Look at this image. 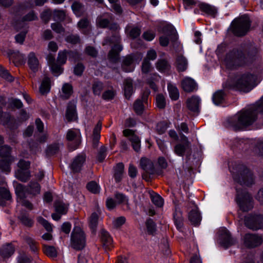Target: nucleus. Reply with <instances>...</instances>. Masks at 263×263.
I'll list each match as a JSON object with an SVG mask.
<instances>
[{
    "label": "nucleus",
    "mask_w": 263,
    "mask_h": 263,
    "mask_svg": "<svg viewBox=\"0 0 263 263\" xmlns=\"http://www.w3.org/2000/svg\"><path fill=\"white\" fill-rule=\"evenodd\" d=\"M236 201L240 209L243 212H248L253 207V198L246 190L236 188Z\"/></svg>",
    "instance_id": "nucleus-6"
},
{
    "label": "nucleus",
    "mask_w": 263,
    "mask_h": 263,
    "mask_svg": "<svg viewBox=\"0 0 263 263\" xmlns=\"http://www.w3.org/2000/svg\"><path fill=\"white\" fill-rule=\"evenodd\" d=\"M151 64L147 60H143L141 65V71L143 74L147 75L152 70Z\"/></svg>",
    "instance_id": "nucleus-58"
},
{
    "label": "nucleus",
    "mask_w": 263,
    "mask_h": 263,
    "mask_svg": "<svg viewBox=\"0 0 263 263\" xmlns=\"http://www.w3.org/2000/svg\"><path fill=\"white\" fill-rule=\"evenodd\" d=\"M251 21L248 16L235 18L231 23L230 29L236 36H242L249 30Z\"/></svg>",
    "instance_id": "nucleus-5"
},
{
    "label": "nucleus",
    "mask_w": 263,
    "mask_h": 263,
    "mask_svg": "<svg viewBox=\"0 0 263 263\" xmlns=\"http://www.w3.org/2000/svg\"><path fill=\"white\" fill-rule=\"evenodd\" d=\"M50 89V79L48 77H45L40 87V91L42 95L48 93Z\"/></svg>",
    "instance_id": "nucleus-43"
},
{
    "label": "nucleus",
    "mask_w": 263,
    "mask_h": 263,
    "mask_svg": "<svg viewBox=\"0 0 263 263\" xmlns=\"http://www.w3.org/2000/svg\"><path fill=\"white\" fill-rule=\"evenodd\" d=\"M233 179L241 185L251 186L255 183V177L252 172L245 165L238 164L235 165Z\"/></svg>",
    "instance_id": "nucleus-4"
},
{
    "label": "nucleus",
    "mask_w": 263,
    "mask_h": 263,
    "mask_svg": "<svg viewBox=\"0 0 263 263\" xmlns=\"http://www.w3.org/2000/svg\"><path fill=\"white\" fill-rule=\"evenodd\" d=\"M86 188L93 194H98L100 192V188L97 182L91 181L87 184Z\"/></svg>",
    "instance_id": "nucleus-60"
},
{
    "label": "nucleus",
    "mask_w": 263,
    "mask_h": 263,
    "mask_svg": "<svg viewBox=\"0 0 263 263\" xmlns=\"http://www.w3.org/2000/svg\"><path fill=\"white\" fill-rule=\"evenodd\" d=\"M15 177L22 182H26L29 180L31 175L29 171L18 170L15 172Z\"/></svg>",
    "instance_id": "nucleus-38"
},
{
    "label": "nucleus",
    "mask_w": 263,
    "mask_h": 263,
    "mask_svg": "<svg viewBox=\"0 0 263 263\" xmlns=\"http://www.w3.org/2000/svg\"><path fill=\"white\" fill-rule=\"evenodd\" d=\"M174 153L178 156H186L187 159H189L192 154L191 144L190 142L186 143H178L174 148Z\"/></svg>",
    "instance_id": "nucleus-11"
},
{
    "label": "nucleus",
    "mask_w": 263,
    "mask_h": 263,
    "mask_svg": "<svg viewBox=\"0 0 263 263\" xmlns=\"http://www.w3.org/2000/svg\"><path fill=\"white\" fill-rule=\"evenodd\" d=\"M181 86L186 92H192L197 90V85L195 81L190 78H185L181 82Z\"/></svg>",
    "instance_id": "nucleus-21"
},
{
    "label": "nucleus",
    "mask_w": 263,
    "mask_h": 263,
    "mask_svg": "<svg viewBox=\"0 0 263 263\" xmlns=\"http://www.w3.org/2000/svg\"><path fill=\"white\" fill-rule=\"evenodd\" d=\"M11 116L9 112H4L2 106H0V124L4 125L8 124L11 121Z\"/></svg>",
    "instance_id": "nucleus-46"
},
{
    "label": "nucleus",
    "mask_w": 263,
    "mask_h": 263,
    "mask_svg": "<svg viewBox=\"0 0 263 263\" xmlns=\"http://www.w3.org/2000/svg\"><path fill=\"white\" fill-rule=\"evenodd\" d=\"M101 239L104 249L110 250L113 240L109 234L104 229H102L101 231Z\"/></svg>",
    "instance_id": "nucleus-24"
},
{
    "label": "nucleus",
    "mask_w": 263,
    "mask_h": 263,
    "mask_svg": "<svg viewBox=\"0 0 263 263\" xmlns=\"http://www.w3.org/2000/svg\"><path fill=\"white\" fill-rule=\"evenodd\" d=\"M55 210L57 213L60 214H65L67 213V208L63 203L58 201L55 203Z\"/></svg>",
    "instance_id": "nucleus-64"
},
{
    "label": "nucleus",
    "mask_w": 263,
    "mask_h": 263,
    "mask_svg": "<svg viewBox=\"0 0 263 263\" xmlns=\"http://www.w3.org/2000/svg\"><path fill=\"white\" fill-rule=\"evenodd\" d=\"M76 103V100H72L67 104L65 118L68 122L74 121L78 119Z\"/></svg>",
    "instance_id": "nucleus-14"
},
{
    "label": "nucleus",
    "mask_w": 263,
    "mask_h": 263,
    "mask_svg": "<svg viewBox=\"0 0 263 263\" xmlns=\"http://www.w3.org/2000/svg\"><path fill=\"white\" fill-rule=\"evenodd\" d=\"M149 194L152 201L154 204L159 207L163 205V199L159 195L153 191L149 192Z\"/></svg>",
    "instance_id": "nucleus-54"
},
{
    "label": "nucleus",
    "mask_w": 263,
    "mask_h": 263,
    "mask_svg": "<svg viewBox=\"0 0 263 263\" xmlns=\"http://www.w3.org/2000/svg\"><path fill=\"white\" fill-rule=\"evenodd\" d=\"M245 225L248 229L256 231L263 229V215L261 214H248L245 217Z\"/></svg>",
    "instance_id": "nucleus-9"
},
{
    "label": "nucleus",
    "mask_w": 263,
    "mask_h": 263,
    "mask_svg": "<svg viewBox=\"0 0 263 263\" xmlns=\"http://www.w3.org/2000/svg\"><path fill=\"white\" fill-rule=\"evenodd\" d=\"M62 92L64 93L62 96L63 99L65 100L68 99L73 93V88L69 83H65L62 87Z\"/></svg>",
    "instance_id": "nucleus-44"
},
{
    "label": "nucleus",
    "mask_w": 263,
    "mask_h": 263,
    "mask_svg": "<svg viewBox=\"0 0 263 263\" xmlns=\"http://www.w3.org/2000/svg\"><path fill=\"white\" fill-rule=\"evenodd\" d=\"M133 109L137 115H141L144 111L143 101L140 99H137L133 104Z\"/></svg>",
    "instance_id": "nucleus-49"
},
{
    "label": "nucleus",
    "mask_w": 263,
    "mask_h": 263,
    "mask_svg": "<svg viewBox=\"0 0 263 263\" xmlns=\"http://www.w3.org/2000/svg\"><path fill=\"white\" fill-rule=\"evenodd\" d=\"M37 20V16L34 11L31 10L22 18V21L30 22Z\"/></svg>",
    "instance_id": "nucleus-62"
},
{
    "label": "nucleus",
    "mask_w": 263,
    "mask_h": 263,
    "mask_svg": "<svg viewBox=\"0 0 263 263\" xmlns=\"http://www.w3.org/2000/svg\"><path fill=\"white\" fill-rule=\"evenodd\" d=\"M17 218L21 224L26 227L31 228L33 225V219L30 217L29 212L25 210L20 211Z\"/></svg>",
    "instance_id": "nucleus-16"
},
{
    "label": "nucleus",
    "mask_w": 263,
    "mask_h": 263,
    "mask_svg": "<svg viewBox=\"0 0 263 263\" xmlns=\"http://www.w3.org/2000/svg\"><path fill=\"white\" fill-rule=\"evenodd\" d=\"M167 87L169 95L171 99L174 101L178 100L179 97V92L177 88L171 84L168 85Z\"/></svg>",
    "instance_id": "nucleus-50"
},
{
    "label": "nucleus",
    "mask_w": 263,
    "mask_h": 263,
    "mask_svg": "<svg viewBox=\"0 0 263 263\" xmlns=\"http://www.w3.org/2000/svg\"><path fill=\"white\" fill-rule=\"evenodd\" d=\"M134 61V59L133 55L129 54L126 56L123 59L122 63L121 68L122 70L126 72L132 71L134 68L133 66Z\"/></svg>",
    "instance_id": "nucleus-23"
},
{
    "label": "nucleus",
    "mask_w": 263,
    "mask_h": 263,
    "mask_svg": "<svg viewBox=\"0 0 263 263\" xmlns=\"http://www.w3.org/2000/svg\"><path fill=\"white\" fill-rule=\"evenodd\" d=\"M236 240L232 238L229 231L226 228H221L219 231V242L224 248L234 245Z\"/></svg>",
    "instance_id": "nucleus-10"
},
{
    "label": "nucleus",
    "mask_w": 263,
    "mask_h": 263,
    "mask_svg": "<svg viewBox=\"0 0 263 263\" xmlns=\"http://www.w3.org/2000/svg\"><path fill=\"white\" fill-rule=\"evenodd\" d=\"M225 97L226 93L223 90H217L213 95V101L216 105H219L223 102Z\"/></svg>",
    "instance_id": "nucleus-40"
},
{
    "label": "nucleus",
    "mask_w": 263,
    "mask_h": 263,
    "mask_svg": "<svg viewBox=\"0 0 263 263\" xmlns=\"http://www.w3.org/2000/svg\"><path fill=\"white\" fill-rule=\"evenodd\" d=\"M200 101V100L198 97L193 96L186 100V107L190 111L194 113H198Z\"/></svg>",
    "instance_id": "nucleus-20"
},
{
    "label": "nucleus",
    "mask_w": 263,
    "mask_h": 263,
    "mask_svg": "<svg viewBox=\"0 0 263 263\" xmlns=\"http://www.w3.org/2000/svg\"><path fill=\"white\" fill-rule=\"evenodd\" d=\"M11 148L7 145L0 146V157L4 159L13 158L11 156Z\"/></svg>",
    "instance_id": "nucleus-48"
},
{
    "label": "nucleus",
    "mask_w": 263,
    "mask_h": 263,
    "mask_svg": "<svg viewBox=\"0 0 263 263\" xmlns=\"http://www.w3.org/2000/svg\"><path fill=\"white\" fill-rule=\"evenodd\" d=\"M174 222L178 229H181L183 226V218L182 212L180 210H175L173 214Z\"/></svg>",
    "instance_id": "nucleus-36"
},
{
    "label": "nucleus",
    "mask_w": 263,
    "mask_h": 263,
    "mask_svg": "<svg viewBox=\"0 0 263 263\" xmlns=\"http://www.w3.org/2000/svg\"><path fill=\"white\" fill-rule=\"evenodd\" d=\"M65 41L70 44L72 45H76L81 43V39L78 34H70L67 35L65 38Z\"/></svg>",
    "instance_id": "nucleus-59"
},
{
    "label": "nucleus",
    "mask_w": 263,
    "mask_h": 263,
    "mask_svg": "<svg viewBox=\"0 0 263 263\" xmlns=\"http://www.w3.org/2000/svg\"><path fill=\"white\" fill-rule=\"evenodd\" d=\"M9 104L11 108L20 109L23 106L21 101L16 98H11L9 100Z\"/></svg>",
    "instance_id": "nucleus-63"
},
{
    "label": "nucleus",
    "mask_w": 263,
    "mask_h": 263,
    "mask_svg": "<svg viewBox=\"0 0 263 263\" xmlns=\"http://www.w3.org/2000/svg\"><path fill=\"white\" fill-rule=\"evenodd\" d=\"M98 215L94 212L91 214L89 219V227L91 231V233L95 235L97 232V228L98 223Z\"/></svg>",
    "instance_id": "nucleus-41"
},
{
    "label": "nucleus",
    "mask_w": 263,
    "mask_h": 263,
    "mask_svg": "<svg viewBox=\"0 0 263 263\" xmlns=\"http://www.w3.org/2000/svg\"><path fill=\"white\" fill-rule=\"evenodd\" d=\"M256 80L255 74L247 72L238 76L235 79H228L224 84V87L249 92L255 86Z\"/></svg>",
    "instance_id": "nucleus-3"
},
{
    "label": "nucleus",
    "mask_w": 263,
    "mask_h": 263,
    "mask_svg": "<svg viewBox=\"0 0 263 263\" xmlns=\"http://www.w3.org/2000/svg\"><path fill=\"white\" fill-rule=\"evenodd\" d=\"M124 95L127 99H129L133 92V81L131 79L127 78L124 81Z\"/></svg>",
    "instance_id": "nucleus-34"
},
{
    "label": "nucleus",
    "mask_w": 263,
    "mask_h": 263,
    "mask_svg": "<svg viewBox=\"0 0 263 263\" xmlns=\"http://www.w3.org/2000/svg\"><path fill=\"white\" fill-rule=\"evenodd\" d=\"M156 69L160 72H168L171 69V66L168 61L165 59H160L155 63Z\"/></svg>",
    "instance_id": "nucleus-25"
},
{
    "label": "nucleus",
    "mask_w": 263,
    "mask_h": 263,
    "mask_svg": "<svg viewBox=\"0 0 263 263\" xmlns=\"http://www.w3.org/2000/svg\"><path fill=\"white\" fill-rule=\"evenodd\" d=\"M85 159V155L83 154H79L76 157L70 165V168L73 173H78L81 170Z\"/></svg>",
    "instance_id": "nucleus-19"
},
{
    "label": "nucleus",
    "mask_w": 263,
    "mask_h": 263,
    "mask_svg": "<svg viewBox=\"0 0 263 263\" xmlns=\"http://www.w3.org/2000/svg\"><path fill=\"white\" fill-rule=\"evenodd\" d=\"M189 219L192 224L197 226L201 220L200 213L197 210H192L189 214Z\"/></svg>",
    "instance_id": "nucleus-39"
},
{
    "label": "nucleus",
    "mask_w": 263,
    "mask_h": 263,
    "mask_svg": "<svg viewBox=\"0 0 263 263\" xmlns=\"http://www.w3.org/2000/svg\"><path fill=\"white\" fill-rule=\"evenodd\" d=\"M146 78V82L149 86V87L155 91L158 90L156 82H158L160 77L156 72L150 73L148 76H145Z\"/></svg>",
    "instance_id": "nucleus-26"
},
{
    "label": "nucleus",
    "mask_w": 263,
    "mask_h": 263,
    "mask_svg": "<svg viewBox=\"0 0 263 263\" xmlns=\"http://www.w3.org/2000/svg\"><path fill=\"white\" fill-rule=\"evenodd\" d=\"M14 160V158L1 159L0 170L3 172H5L6 173H9L11 171L10 165Z\"/></svg>",
    "instance_id": "nucleus-33"
},
{
    "label": "nucleus",
    "mask_w": 263,
    "mask_h": 263,
    "mask_svg": "<svg viewBox=\"0 0 263 263\" xmlns=\"http://www.w3.org/2000/svg\"><path fill=\"white\" fill-rule=\"evenodd\" d=\"M163 33L167 36H169L171 41L175 43L178 39L177 31L175 28L172 25H166L162 29Z\"/></svg>",
    "instance_id": "nucleus-27"
},
{
    "label": "nucleus",
    "mask_w": 263,
    "mask_h": 263,
    "mask_svg": "<svg viewBox=\"0 0 263 263\" xmlns=\"http://www.w3.org/2000/svg\"><path fill=\"white\" fill-rule=\"evenodd\" d=\"M43 251L44 254H45L49 257L55 258L57 256V250L53 246L43 245Z\"/></svg>",
    "instance_id": "nucleus-42"
},
{
    "label": "nucleus",
    "mask_w": 263,
    "mask_h": 263,
    "mask_svg": "<svg viewBox=\"0 0 263 263\" xmlns=\"http://www.w3.org/2000/svg\"><path fill=\"white\" fill-rule=\"evenodd\" d=\"M11 199L9 191L5 187H0V205L5 206L6 201Z\"/></svg>",
    "instance_id": "nucleus-32"
},
{
    "label": "nucleus",
    "mask_w": 263,
    "mask_h": 263,
    "mask_svg": "<svg viewBox=\"0 0 263 263\" xmlns=\"http://www.w3.org/2000/svg\"><path fill=\"white\" fill-rule=\"evenodd\" d=\"M176 67L179 72L185 71L187 67V61L182 55H178L176 60Z\"/></svg>",
    "instance_id": "nucleus-30"
},
{
    "label": "nucleus",
    "mask_w": 263,
    "mask_h": 263,
    "mask_svg": "<svg viewBox=\"0 0 263 263\" xmlns=\"http://www.w3.org/2000/svg\"><path fill=\"white\" fill-rule=\"evenodd\" d=\"M41 186L36 181H30L27 186L18 183L15 187V192L18 198H26V194L36 196L40 193Z\"/></svg>",
    "instance_id": "nucleus-7"
},
{
    "label": "nucleus",
    "mask_w": 263,
    "mask_h": 263,
    "mask_svg": "<svg viewBox=\"0 0 263 263\" xmlns=\"http://www.w3.org/2000/svg\"><path fill=\"white\" fill-rule=\"evenodd\" d=\"M121 44L114 45L107 54V59L111 64H116L120 60V52L122 50Z\"/></svg>",
    "instance_id": "nucleus-15"
},
{
    "label": "nucleus",
    "mask_w": 263,
    "mask_h": 263,
    "mask_svg": "<svg viewBox=\"0 0 263 263\" xmlns=\"http://www.w3.org/2000/svg\"><path fill=\"white\" fill-rule=\"evenodd\" d=\"M257 49L249 44H241L239 48H233L226 55L224 62L227 68L236 70L252 64L256 59Z\"/></svg>",
    "instance_id": "nucleus-1"
},
{
    "label": "nucleus",
    "mask_w": 263,
    "mask_h": 263,
    "mask_svg": "<svg viewBox=\"0 0 263 263\" xmlns=\"http://www.w3.org/2000/svg\"><path fill=\"white\" fill-rule=\"evenodd\" d=\"M66 139L68 141H72L74 140L73 145H69V146L71 151L77 149L81 142V136L72 129H69L66 135Z\"/></svg>",
    "instance_id": "nucleus-18"
},
{
    "label": "nucleus",
    "mask_w": 263,
    "mask_h": 263,
    "mask_svg": "<svg viewBox=\"0 0 263 263\" xmlns=\"http://www.w3.org/2000/svg\"><path fill=\"white\" fill-rule=\"evenodd\" d=\"M157 106L159 109H164L166 106V101L164 96L162 93L158 94L156 97Z\"/></svg>",
    "instance_id": "nucleus-57"
},
{
    "label": "nucleus",
    "mask_w": 263,
    "mask_h": 263,
    "mask_svg": "<svg viewBox=\"0 0 263 263\" xmlns=\"http://www.w3.org/2000/svg\"><path fill=\"white\" fill-rule=\"evenodd\" d=\"M66 17V11L55 9L53 12V18L55 21L63 22Z\"/></svg>",
    "instance_id": "nucleus-52"
},
{
    "label": "nucleus",
    "mask_w": 263,
    "mask_h": 263,
    "mask_svg": "<svg viewBox=\"0 0 263 263\" xmlns=\"http://www.w3.org/2000/svg\"><path fill=\"white\" fill-rule=\"evenodd\" d=\"M71 246L76 250H82L86 246V235L82 229L75 226L71 234Z\"/></svg>",
    "instance_id": "nucleus-8"
},
{
    "label": "nucleus",
    "mask_w": 263,
    "mask_h": 263,
    "mask_svg": "<svg viewBox=\"0 0 263 263\" xmlns=\"http://www.w3.org/2000/svg\"><path fill=\"white\" fill-rule=\"evenodd\" d=\"M14 252V248L11 244H8L4 246L0 249V254L3 258H8L10 257Z\"/></svg>",
    "instance_id": "nucleus-35"
},
{
    "label": "nucleus",
    "mask_w": 263,
    "mask_h": 263,
    "mask_svg": "<svg viewBox=\"0 0 263 263\" xmlns=\"http://www.w3.org/2000/svg\"><path fill=\"white\" fill-rule=\"evenodd\" d=\"M121 36L119 32H114L112 33V35L110 36L106 37L104 41L103 45H116L121 44Z\"/></svg>",
    "instance_id": "nucleus-29"
},
{
    "label": "nucleus",
    "mask_w": 263,
    "mask_h": 263,
    "mask_svg": "<svg viewBox=\"0 0 263 263\" xmlns=\"http://www.w3.org/2000/svg\"><path fill=\"white\" fill-rule=\"evenodd\" d=\"M103 83L99 81H94L92 85L93 93L95 95L99 96L103 90Z\"/></svg>",
    "instance_id": "nucleus-53"
},
{
    "label": "nucleus",
    "mask_w": 263,
    "mask_h": 263,
    "mask_svg": "<svg viewBox=\"0 0 263 263\" xmlns=\"http://www.w3.org/2000/svg\"><path fill=\"white\" fill-rule=\"evenodd\" d=\"M140 166L143 171L149 175H153L155 173L154 163L148 158H141L140 161Z\"/></svg>",
    "instance_id": "nucleus-17"
},
{
    "label": "nucleus",
    "mask_w": 263,
    "mask_h": 263,
    "mask_svg": "<svg viewBox=\"0 0 263 263\" xmlns=\"http://www.w3.org/2000/svg\"><path fill=\"white\" fill-rule=\"evenodd\" d=\"M124 166L123 163H118L115 167H114V177L117 183L120 182L122 179L124 173Z\"/></svg>",
    "instance_id": "nucleus-31"
},
{
    "label": "nucleus",
    "mask_w": 263,
    "mask_h": 263,
    "mask_svg": "<svg viewBox=\"0 0 263 263\" xmlns=\"http://www.w3.org/2000/svg\"><path fill=\"white\" fill-rule=\"evenodd\" d=\"M67 52L69 60L76 62L81 60V54L77 50H67Z\"/></svg>",
    "instance_id": "nucleus-56"
},
{
    "label": "nucleus",
    "mask_w": 263,
    "mask_h": 263,
    "mask_svg": "<svg viewBox=\"0 0 263 263\" xmlns=\"http://www.w3.org/2000/svg\"><path fill=\"white\" fill-rule=\"evenodd\" d=\"M28 64L30 69L34 72L38 70L39 61L35 53L30 52L28 56Z\"/></svg>",
    "instance_id": "nucleus-28"
},
{
    "label": "nucleus",
    "mask_w": 263,
    "mask_h": 263,
    "mask_svg": "<svg viewBox=\"0 0 263 263\" xmlns=\"http://www.w3.org/2000/svg\"><path fill=\"white\" fill-rule=\"evenodd\" d=\"M71 8L74 13L79 17L83 15L85 11L84 5L77 1L72 3Z\"/></svg>",
    "instance_id": "nucleus-37"
},
{
    "label": "nucleus",
    "mask_w": 263,
    "mask_h": 263,
    "mask_svg": "<svg viewBox=\"0 0 263 263\" xmlns=\"http://www.w3.org/2000/svg\"><path fill=\"white\" fill-rule=\"evenodd\" d=\"M102 128V123L101 121H99L93 129V134L92 136V146L96 148L98 147L99 140L100 139V132Z\"/></svg>",
    "instance_id": "nucleus-22"
},
{
    "label": "nucleus",
    "mask_w": 263,
    "mask_h": 263,
    "mask_svg": "<svg viewBox=\"0 0 263 263\" xmlns=\"http://www.w3.org/2000/svg\"><path fill=\"white\" fill-rule=\"evenodd\" d=\"M199 8L202 11L209 15H214L217 12L215 7L208 4L201 3L199 5Z\"/></svg>",
    "instance_id": "nucleus-45"
},
{
    "label": "nucleus",
    "mask_w": 263,
    "mask_h": 263,
    "mask_svg": "<svg viewBox=\"0 0 263 263\" xmlns=\"http://www.w3.org/2000/svg\"><path fill=\"white\" fill-rule=\"evenodd\" d=\"M129 30L128 35L132 39H135L138 37L141 33V29L139 27H131L128 26L126 28V31Z\"/></svg>",
    "instance_id": "nucleus-51"
},
{
    "label": "nucleus",
    "mask_w": 263,
    "mask_h": 263,
    "mask_svg": "<svg viewBox=\"0 0 263 263\" xmlns=\"http://www.w3.org/2000/svg\"><path fill=\"white\" fill-rule=\"evenodd\" d=\"M145 225L147 232L149 235H154L156 231V224L151 218L147 219Z\"/></svg>",
    "instance_id": "nucleus-47"
},
{
    "label": "nucleus",
    "mask_w": 263,
    "mask_h": 263,
    "mask_svg": "<svg viewBox=\"0 0 263 263\" xmlns=\"http://www.w3.org/2000/svg\"><path fill=\"white\" fill-rule=\"evenodd\" d=\"M60 149L59 144L58 143H53L49 145L46 149V155L48 156H51L57 154Z\"/></svg>",
    "instance_id": "nucleus-55"
},
{
    "label": "nucleus",
    "mask_w": 263,
    "mask_h": 263,
    "mask_svg": "<svg viewBox=\"0 0 263 263\" xmlns=\"http://www.w3.org/2000/svg\"><path fill=\"white\" fill-rule=\"evenodd\" d=\"M123 134L125 137H128L134 151L136 152H139L141 147L140 140L139 137L135 134L134 130L129 129H124Z\"/></svg>",
    "instance_id": "nucleus-13"
},
{
    "label": "nucleus",
    "mask_w": 263,
    "mask_h": 263,
    "mask_svg": "<svg viewBox=\"0 0 263 263\" xmlns=\"http://www.w3.org/2000/svg\"><path fill=\"white\" fill-rule=\"evenodd\" d=\"M52 16H53V12L49 9L44 10L41 14V18L45 24L48 23Z\"/></svg>",
    "instance_id": "nucleus-61"
},
{
    "label": "nucleus",
    "mask_w": 263,
    "mask_h": 263,
    "mask_svg": "<svg viewBox=\"0 0 263 263\" xmlns=\"http://www.w3.org/2000/svg\"><path fill=\"white\" fill-rule=\"evenodd\" d=\"M262 238L256 234L248 233L244 236V244L249 248L258 247L262 243Z\"/></svg>",
    "instance_id": "nucleus-12"
},
{
    "label": "nucleus",
    "mask_w": 263,
    "mask_h": 263,
    "mask_svg": "<svg viewBox=\"0 0 263 263\" xmlns=\"http://www.w3.org/2000/svg\"><path fill=\"white\" fill-rule=\"evenodd\" d=\"M258 112L263 113V97L255 104L241 110L236 116L228 119L226 126L235 131L243 129L256 120Z\"/></svg>",
    "instance_id": "nucleus-2"
}]
</instances>
